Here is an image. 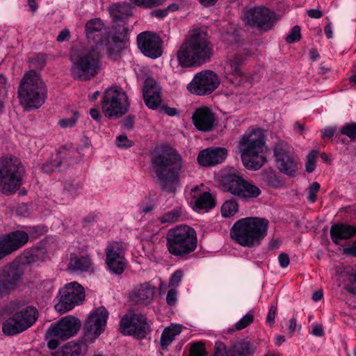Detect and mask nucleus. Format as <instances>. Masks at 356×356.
I'll return each mask as SVG.
<instances>
[{
    "label": "nucleus",
    "mask_w": 356,
    "mask_h": 356,
    "mask_svg": "<svg viewBox=\"0 0 356 356\" xmlns=\"http://www.w3.org/2000/svg\"><path fill=\"white\" fill-rule=\"evenodd\" d=\"M135 118L134 115H128L123 120V126L128 130H131L134 128Z\"/></svg>",
    "instance_id": "052dcab7"
},
{
    "label": "nucleus",
    "mask_w": 356,
    "mask_h": 356,
    "mask_svg": "<svg viewBox=\"0 0 356 356\" xmlns=\"http://www.w3.org/2000/svg\"><path fill=\"white\" fill-rule=\"evenodd\" d=\"M273 154L279 170L288 176L294 177L298 170V162L293 147L286 141L279 140L274 145Z\"/></svg>",
    "instance_id": "ddd939ff"
},
{
    "label": "nucleus",
    "mask_w": 356,
    "mask_h": 356,
    "mask_svg": "<svg viewBox=\"0 0 356 356\" xmlns=\"http://www.w3.org/2000/svg\"><path fill=\"white\" fill-rule=\"evenodd\" d=\"M161 90L155 80L148 78L145 81L143 95L146 106L151 109L157 108L161 103Z\"/></svg>",
    "instance_id": "a878e982"
},
{
    "label": "nucleus",
    "mask_w": 356,
    "mask_h": 356,
    "mask_svg": "<svg viewBox=\"0 0 356 356\" xmlns=\"http://www.w3.org/2000/svg\"><path fill=\"white\" fill-rule=\"evenodd\" d=\"M346 289L350 293L356 294V273L351 276L350 284L347 286Z\"/></svg>",
    "instance_id": "0e129e2a"
},
{
    "label": "nucleus",
    "mask_w": 356,
    "mask_h": 356,
    "mask_svg": "<svg viewBox=\"0 0 356 356\" xmlns=\"http://www.w3.org/2000/svg\"><path fill=\"white\" fill-rule=\"evenodd\" d=\"M9 254L24 246L29 241V235L22 230L12 232L1 238Z\"/></svg>",
    "instance_id": "c85d7f7f"
},
{
    "label": "nucleus",
    "mask_w": 356,
    "mask_h": 356,
    "mask_svg": "<svg viewBox=\"0 0 356 356\" xmlns=\"http://www.w3.org/2000/svg\"><path fill=\"white\" fill-rule=\"evenodd\" d=\"M113 23L122 22L131 15V7L129 3H118L111 5L108 8Z\"/></svg>",
    "instance_id": "7c9ffc66"
},
{
    "label": "nucleus",
    "mask_w": 356,
    "mask_h": 356,
    "mask_svg": "<svg viewBox=\"0 0 356 356\" xmlns=\"http://www.w3.org/2000/svg\"><path fill=\"white\" fill-rule=\"evenodd\" d=\"M195 206L199 209H212L216 203L210 193L204 192L196 199Z\"/></svg>",
    "instance_id": "58836bf2"
},
{
    "label": "nucleus",
    "mask_w": 356,
    "mask_h": 356,
    "mask_svg": "<svg viewBox=\"0 0 356 356\" xmlns=\"http://www.w3.org/2000/svg\"><path fill=\"white\" fill-rule=\"evenodd\" d=\"M268 220L257 217H248L237 220L232 227L230 235L238 244L251 248L259 245L267 235Z\"/></svg>",
    "instance_id": "423d86ee"
},
{
    "label": "nucleus",
    "mask_w": 356,
    "mask_h": 356,
    "mask_svg": "<svg viewBox=\"0 0 356 356\" xmlns=\"http://www.w3.org/2000/svg\"><path fill=\"white\" fill-rule=\"evenodd\" d=\"M184 276V272L181 270H176L170 277L169 284L172 286L177 287L180 284L182 277Z\"/></svg>",
    "instance_id": "4d7b16f0"
},
{
    "label": "nucleus",
    "mask_w": 356,
    "mask_h": 356,
    "mask_svg": "<svg viewBox=\"0 0 356 356\" xmlns=\"http://www.w3.org/2000/svg\"><path fill=\"white\" fill-rule=\"evenodd\" d=\"M81 188V185L75 180H67L64 184V192L74 197L78 195Z\"/></svg>",
    "instance_id": "37998d69"
},
{
    "label": "nucleus",
    "mask_w": 356,
    "mask_h": 356,
    "mask_svg": "<svg viewBox=\"0 0 356 356\" xmlns=\"http://www.w3.org/2000/svg\"><path fill=\"white\" fill-rule=\"evenodd\" d=\"M24 168L14 156L0 159V191L6 195L15 193L21 186Z\"/></svg>",
    "instance_id": "1a4fd4ad"
},
{
    "label": "nucleus",
    "mask_w": 356,
    "mask_h": 356,
    "mask_svg": "<svg viewBox=\"0 0 356 356\" xmlns=\"http://www.w3.org/2000/svg\"><path fill=\"white\" fill-rule=\"evenodd\" d=\"M253 320L254 315L251 313H248L235 324L234 329H229V332H234V330H241L245 328L253 322Z\"/></svg>",
    "instance_id": "c03bdc74"
},
{
    "label": "nucleus",
    "mask_w": 356,
    "mask_h": 356,
    "mask_svg": "<svg viewBox=\"0 0 356 356\" xmlns=\"http://www.w3.org/2000/svg\"><path fill=\"white\" fill-rule=\"evenodd\" d=\"M137 43L140 51L151 58H157L163 54V41L157 35L143 32L137 36Z\"/></svg>",
    "instance_id": "6ab92c4d"
},
{
    "label": "nucleus",
    "mask_w": 356,
    "mask_h": 356,
    "mask_svg": "<svg viewBox=\"0 0 356 356\" xmlns=\"http://www.w3.org/2000/svg\"><path fill=\"white\" fill-rule=\"evenodd\" d=\"M81 326V321L72 316H65L52 323L46 334V337L49 339L47 347L50 350H55L59 346L60 341H65L74 337Z\"/></svg>",
    "instance_id": "9b49d317"
},
{
    "label": "nucleus",
    "mask_w": 356,
    "mask_h": 356,
    "mask_svg": "<svg viewBox=\"0 0 356 356\" xmlns=\"http://www.w3.org/2000/svg\"><path fill=\"white\" fill-rule=\"evenodd\" d=\"M47 257V252L42 248H35L26 253L25 257L27 264L36 263L43 261Z\"/></svg>",
    "instance_id": "4c0bfd02"
},
{
    "label": "nucleus",
    "mask_w": 356,
    "mask_h": 356,
    "mask_svg": "<svg viewBox=\"0 0 356 356\" xmlns=\"http://www.w3.org/2000/svg\"><path fill=\"white\" fill-rule=\"evenodd\" d=\"M252 353L248 342H236L229 348V356H249Z\"/></svg>",
    "instance_id": "c9c22d12"
},
{
    "label": "nucleus",
    "mask_w": 356,
    "mask_h": 356,
    "mask_svg": "<svg viewBox=\"0 0 356 356\" xmlns=\"http://www.w3.org/2000/svg\"><path fill=\"white\" fill-rule=\"evenodd\" d=\"M154 294L155 287L145 282L134 286L129 294V299L134 304L147 305L153 300Z\"/></svg>",
    "instance_id": "393cba45"
},
{
    "label": "nucleus",
    "mask_w": 356,
    "mask_h": 356,
    "mask_svg": "<svg viewBox=\"0 0 356 356\" xmlns=\"http://www.w3.org/2000/svg\"><path fill=\"white\" fill-rule=\"evenodd\" d=\"M177 300V291L175 289H171L168 291L166 296V302L170 306H174Z\"/></svg>",
    "instance_id": "bf43d9fd"
},
{
    "label": "nucleus",
    "mask_w": 356,
    "mask_h": 356,
    "mask_svg": "<svg viewBox=\"0 0 356 356\" xmlns=\"http://www.w3.org/2000/svg\"><path fill=\"white\" fill-rule=\"evenodd\" d=\"M79 117L77 111L73 113V116L70 118H64L58 121V124L62 128L72 127L76 124Z\"/></svg>",
    "instance_id": "864d4df0"
},
{
    "label": "nucleus",
    "mask_w": 356,
    "mask_h": 356,
    "mask_svg": "<svg viewBox=\"0 0 356 356\" xmlns=\"http://www.w3.org/2000/svg\"><path fill=\"white\" fill-rule=\"evenodd\" d=\"M229 348L227 349L225 344L221 341L215 343L214 354L213 356H229Z\"/></svg>",
    "instance_id": "5fc2aeb1"
},
{
    "label": "nucleus",
    "mask_w": 356,
    "mask_h": 356,
    "mask_svg": "<svg viewBox=\"0 0 356 356\" xmlns=\"http://www.w3.org/2000/svg\"><path fill=\"white\" fill-rule=\"evenodd\" d=\"M138 6H144L151 8L152 7L159 6L165 0H130Z\"/></svg>",
    "instance_id": "603ef678"
},
{
    "label": "nucleus",
    "mask_w": 356,
    "mask_h": 356,
    "mask_svg": "<svg viewBox=\"0 0 356 356\" xmlns=\"http://www.w3.org/2000/svg\"><path fill=\"white\" fill-rule=\"evenodd\" d=\"M63 160L58 159L57 155L56 158L54 160L47 161L45 163H44L42 166V170L44 172L49 174L55 171L59 167L63 166Z\"/></svg>",
    "instance_id": "79ce46f5"
},
{
    "label": "nucleus",
    "mask_w": 356,
    "mask_h": 356,
    "mask_svg": "<svg viewBox=\"0 0 356 356\" xmlns=\"http://www.w3.org/2000/svg\"><path fill=\"white\" fill-rule=\"evenodd\" d=\"M340 131L341 134L348 136L352 142H356V122L346 124Z\"/></svg>",
    "instance_id": "49530a36"
},
{
    "label": "nucleus",
    "mask_w": 356,
    "mask_h": 356,
    "mask_svg": "<svg viewBox=\"0 0 356 356\" xmlns=\"http://www.w3.org/2000/svg\"><path fill=\"white\" fill-rule=\"evenodd\" d=\"M24 302L15 300L9 302L4 308L6 313L12 314L5 320L2 325V332L6 336L19 334L31 327L38 318V311L33 306L22 307Z\"/></svg>",
    "instance_id": "39448f33"
},
{
    "label": "nucleus",
    "mask_w": 356,
    "mask_h": 356,
    "mask_svg": "<svg viewBox=\"0 0 356 356\" xmlns=\"http://www.w3.org/2000/svg\"><path fill=\"white\" fill-rule=\"evenodd\" d=\"M318 152L316 151H312L309 152V154L307 155V162L305 164L306 171L308 173L312 172L315 168H316V159L317 156Z\"/></svg>",
    "instance_id": "8fccbe9b"
},
{
    "label": "nucleus",
    "mask_w": 356,
    "mask_h": 356,
    "mask_svg": "<svg viewBox=\"0 0 356 356\" xmlns=\"http://www.w3.org/2000/svg\"><path fill=\"white\" fill-rule=\"evenodd\" d=\"M343 253L347 255H351L353 257H356V239L352 246L345 248L343 249Z\"/></svg>",
    "instance_id": "774afa93"
},
{
    "label": "nucleus",
    "mask_w": 356,
    "mask_h": 356,
    "mask_svg": "<svg viewBox=\"0 0 356 356\" xmlns=\"http://www.w3.org/2000/svg\"><path fill=\"white\" fill-rule=\"evenodd\" d=\"M152 163L161 190L169 193H175L184 166L180 154L173 148L165 147L154 154Z\"/></svg>",
    "instance_id": "f257e3e1"
},
{
    "label": "nucleus",
    "mask_w": 356,
    "mask_h": 356,
    "mask_svg": "<svg viewBox=\"0 0 356 356\" xmlns=\"http://www.w3.org/2000/svg\"><path fill=\"white\" fill-rule=\"evenodd\" d=\"M330 233L333 243L339 245L341 241L349 239L356 234V227L347 224L337 223L331 226Z\"/></svg>",
    "instance_id": "c756f323"
},
{
    "label": "nucleus",
    "mask_w": 356,
    "mask_h": 356,
    "mask_svg": "<svg viewBox=\"0 0 356 356\" xmlns=\"http://www.w3.org/2000/svg\"><path fill=\"white\" fill-rule=\"evenodd\" d=\"M192 121L195 127L201 131H211L216 123L213 112L206 106L197 108L192 115Z\"/></svg>",
    "instance_id": "4be33fe9"
},
{
    "label": "nucleus",
    "mask_w": 356,
    "mask_h": 356,
    "mask_svg": "<svg viewBox=\"0 0 356 356\" xmlns=\"http://www.w3.org/2000/svg\"><path fill=\"white\" fill-rule=\"evenodd\" d=\"M300 38V27L296 25L292 28L285 40L287 43L291 44L299 41Z\"/></svg>",
    "instance_id": "3c124183"
},
{
    "label": "nucleus",
    "mask_w": 356,
    "mask_h": 356,
    "mask_svg": "<svg viewBox=\"0 0 356 356\" xmlns=\"http://www.w3.org/2000/svg\"><path fill=\"white\" fill-rule=\"evenodd\" d=\"M116 145L119 147L129 148L134 145V142L129 140L125 135H120L116 138Z\"/></svg>",
    "instance_id": "13d9d810"
},
{
    "label": "nucleus",
    "mask_w": 356,
    "mask_h": 356,
    "mask_svg": "<svg viewBox=\"0 0 356 356\" xmlns=\"http://www.w3.org/2000/svg\"><path fill=\"white\" fill-rule=\"evenodd\" d=\"M242 61L241 56H235L226 63L224 68L225 79L236 86H241L243 81V73L240 67Z\"/></svg>",
    "instance_id": "cd10ccee"
},
{
    "label": "nucleus",
    "mask_w": 356,
    "mask_h": 356,
    "mask_svg": "<svg viewBox=\"0 0 356 356\" xmlns=\"http://www.w3.org/2000/svg\"><path fill=\"white\" fill-rule=\"evenodd\" d=\"M266 137L261 129L245 132L238 143V151L244 166L250 170H258L266 163L264 155Z\"/></svg>",
    "instance_id": "20e7f679"
},
{
    "label": "nucleus",
    "mask_w": 356,
    "mask_h": 356,
    "mask_svg": "<svg viewBox=\"0 0 356 356\" xmlns=\"http://www.w3.org/2000/svg\"><path fill=\"white\" fill-rule=\"evenodd\" d=\"M104 51L101 44L73 49L70 55L72 76L81 81L94 78L100 71V60Z\"/></svg>",
    "instance_id": "f03ea898"
},
{
    "label": "nucleus",
    "mask_w": 356,
    "mask_h": 356,
    "mask_svg": "<svg viewBox=\"0 0 356 356\" xmlns=\"http://www.w3.org/2000/svg\"><path fill=\"white\" fill-rule=\"evenodd\" d=\"M181 211L179 209H175L170 211L159 218L161 223H174L179 220Z\"/></svg>",
    "instance_id": "a19ab883"
},
{
    "label": "nucleus",
    "mask_w": 356,
    "mask_h": 356,
    "mask_svg": "<svg viewBox=\"0 0 356 356\" xmlns=\"http://www.w3.org/2000/svg\"><path fill=\"white\" fill-rule=\"evenodd\" d=\"M220 83L218 75L211 70H202L197 73L187 89L196 95L203 96L211 94Z\"/></svg>",
    "instance_id": "4468645a"
},
{
    "label": "nucleus",
    "mask_w": 356,
    "mask_h": 356,
    "mask_svg": "<svg viewBox=\"0 0 356 356\" xmlns=\"http://www.w3.org/2000/svg\"><path fill=\"white\" fill-rule=\"evenodd\" d=\"M90 266V261L88 257H78L75 254H71L68 264L69 268L72 270H80L85 272L88 270Z\"/></svg>",
    "instance_id": "72a5a7b5"
},
{
    "label": "nucleus",
    "mask_w": 356,
    "mask_h": 356,
    "mask_svg": "<svg viewBox=\"0 0 356 356\" xmlns=\"http://www.w3.org/2000/svg\"><path fill=\"white\" fill-rule=\"evenodd\" d=\"M220 184L224 192L238 197L242 200H248L256 198L261 194L259 188L236 173H228L222 175Z\"/></svg>",
    "instance_id": "9d476101"
},
{
    "label": "nucleus",
    "mask_w": 356,
    "mask_h": 356,
    "mask_svg": "<svg viewBox=\"0 0 356 356\" xmlns=\"http://www.w3.org/2000/svg\"><path fill=\"white\" fill-rule=\"evenodd\" d=\"M120 331L124 335L143 339L149 331V327L145 316L129 312L121 319Z\"/></svg>",
    "instance_id": "dca6fc26"
},
{
    "label": "nucleus",
    "mask_w": 356,
    "mask_h": 356,
    "mask_svg": "<svg viewBox=\"0 0 356 356\" xmlns=\"http://www.w3.org/2000/svg\"><path fill=\"white\" fill-rule=\"evenodd\" d=\"M86 33L88 39L95 44L91 46L101 44L103 50L108 44V38L104 25L100 19H92L86 24Z\"/></svg>",
    "instance_id": "412c9836"
},
{
    "label": "nucleus",
    "mask_w": 356,
    "mask_h": 356,
    "mask_svg": "<svg viewBox=\"0 0 356 356\" xmlns=\"http://www.w3.org/2000/svg\"><path fill=\"white\" fill-rule=\"evenodd\" d=\"M114 33L112 36V42L108 47V52L110 56L120 52L125 48L128 41L129 29L124 22L114 23Z\"/></svg>",
    "instance_id": "5701e85b"
},
{
    "label": "nucleus",
    "mask_w": 356,
    "mask_h": 356,
    "mask_svg": "<svg viewBox=\"0 0 356 356\" xmlns=\"http://www.w3.org/2000/svg\"><path fill=\"white\" fill-rule=\"evenodd\" d=\"M320 189V184L319 183L314 181L313 182L309 188L308 192V200L311 203H314L316 200V193Z\"/></svg>",
    "instance_id": "6e6d98bb"
},
{
    "label": "nucleus",
    "mask_w": 356,
    "mask_h": 356,
    "mask_svg": "<svg viewBox=\"0 0 356 356\" xmlns=\"http://www.w3.org/2000/svg\"><path fill=\"white\" fill-rule=\"evenodd\" d=\"M276 312H277V307H275V306H271L270 309H269L267 318H266V321L268 323H270V324L274 323L275 318V315H276Z\"/></svg>",
    "instance_id": "69168bd1"
},
{
    "label": "nucleus",
    "mask_w": 356,
    "mask_h": 356,
    "mask_svg": "<svg viewBox=\"0 0 356 356\" xmlns=\"http://www.w3.org/2000/svg\"><path fill=\"white\" fill-rule=\"evenodd\" d=\"M108 312L104 307L97 308L90 314L84 325V338L86 340L97 339L104 330Z\"/></svg>",
    "instance_id": "a211bd4d"
},
{
    "label": "nucleus",
    "mask_w": 356,
    "mask_h": 356,
    "mask_svg": "<svg viewBox=\"0 0 356 356\" xmlns=\"http://www.w3.org/2000/svg\"><path fill=\"white\" fill-rule=\"evenodd\" d=\"M278 261L281 267L286 268L289 264V257L287 254L282 252L278 256Z\"/></svg>",
    "instance_id": "680f3d73"
},
{
    "label": "nucleus",
    "mask_w": 356,
    "mask_h": 356,
    "mask_svg": "<svg viewBox=\"0 0 356 356\" xmlns=\"http://www.w3.org/2000/svg\"><path fill=\"white\" fill-rule=\"evenodd\" d=\"M243 19L246 24L264 31L271 29L276 21L275 13L262 6L247 10Z\"/></svg>",
    "instance_id": "f3484780"
},
{
    "label": "nucleus",
    "mask_w": 356,
    "mask_h": 356,
    "mask_svg": "<svg viewBox=\"0 0 356 356\" xmlns=\"http://www.w3.org/2000/svg\"><path fill=\"white\" fill-rule=\"evenodd\" d=\"M70 38V33L68 29L62 30L57 36V41L63 42L68 40Z\"/></svg>",
    "instance_id": "338daca9"
},
{
    "label": "nucleus",
    "mask_w": 356,
    "mask_h": 356,
    "mask_svg": "<svg viewBox=\"0 0 356 356\" xmlns=\"http://www.w3.org/2000/svg\"><path fill=\"white\" fill-rule=\"evenodd\" d=\"M238 210V204L234 200L226 201L222 206L221 213L224 217H231L234 216Z\"/></svg>",
    "instance_id": "ea45409f"
},
{
    "label": "nucleus",
    "mask_w": 356,
    "mask_h": 356,
    "mask_svg": "<svg viewBox=\"0 0 356 356\" xmlns=\"http://www.w3.org/2000/svg\"><path fill=\"white\" fill-rule=\"evenodd\" d=\"M58 159L63 160L64 163L63 166L66 168L68 166L73 165L80 161V158L78 156V152L75 149L67 150L63 148L59 151Z\"/></svg>",
    "instance_id": "f704fd0d"
},
{
    "label": "nucleus",
    "mask_w": 356,
    "mask_h": 356,
    "mask_svg": "<svg viewBox=\"0 0 356 356\" xmlns=\"http://www.w3.org/2000/svg\"><path fill=\"white\" fill-rule=\"evenodd\" d=\"M7 80L4 76L0 74V113H1L3 111V103L7 96Z\"/></svg>",
    "instance_id": "09e8293b"
},
{
    "label": "nucleus",
    "mask_w": 356,
    "mask_h": 356,
    "mask_svg": "<svg viewBox=\"0 0 356 356\" xmlns=\"http://www.w3.org/2000/svg\"><path fill=\"white\" fill-rule=\"evenodd\" d=\"M32 67L38 70L42 69L47 63V54L39 53L29 59Z\"/></svg>",
    "instance_id": "de8ad7c7"
},
{
    "label": "nucleus",
    "mask_w": 356,
    "mask_h": 356,
    "mask_svg": "<svg viewBox=\"0 0 356 356\" xmlns=\"http://www.w3.org/2000/svg\"><path fill=\"white\" fill-rule=\"evenodd\" d=\"M212 55V45L206 36L194 33L181 44L177 52V58L180 66L190 67L210 60Z\"/></svg>",
    "instance_id": "7ed1b4c3"
},
{
    "label": "nucleus",
    "mask_w": 356,
    "mask_h": 356,
    "mask_svg": "<svg viewBox=\"0 0 356 356\" xmlns=\"http://www.w3.org/2000/svg\"><path fill=\"white\" fill-rule=\"evenodd\" d=\"M17 95L19 104L29 111L39 108L47 98V88L40 76L34 70L25 74L20 82Z\"/></svg>",
    "instance_id": "0eeeda50"
},
{
    "label": "nucleus",
    "mask_w": 356,
    "mask_h": 356,
    "mask_svg": "<svg viewBox=\"0 0 356 356\" xmlns=\"http://www.w3.org/2000/svg\"><path fill=\"white\" fill-rule=\"evenodd\" d=\"M227 155V150L225 148H209L199 153L197 161L202 166H211L223 162Z\"/></svg>",
    "instance_id": "bb28decb"
},
{
    "label": "nucleus",
    "mask_w": 356,
    "mask_h": 356,
    "mask_svg": "<svg viewBox=\"0 0 356 356\" xmlns=\"http://www.w3.org/2000/svg\"><path fill=\"white\" fill-rule=\"evenodd\" d=\"M197 245L195 230L186 225L177 226L168 231L166 247L169 253L179 259H186Z\"/></svg>",
    "instance_id": "6e6552de"
},
{
    "label": "nucleus",
    "mask_w": 356,
    "mask_h": 356,
    "mask_svg": "<svg viewBox=\"0 0 356 356\" xmlns=\"http://www.w3.org/2000/svg\"><path fill=\"white\" fill-rule=\"evenodd\" d=\"M24 271L19 264L13 263L3 268L0 278L11 293L20 284Z\"/></svg>",
    "instance_id": "b1692460"
},
{
    "label": "nucleus",
    "mask_w": 356,
    "mask_h": 356,
    "mask_svg": "<svg viewBox=\"0 0 356 356\" xmlns=\"http://www.w3.org/2000/svg\"><path fill=\"white\" fill-rule=\"evenodd\" d=\"M88 351V345L82 341H72L66 344L62 348V353L64 356H83Z\"/></svg>",
    "instance_id": "2f4dec72"
},
{
    "label": "nucleus",
    "mask_w": 356,
    "mask_h": 356,
    "mask_svg": "<svg viewBox=\"0 0 356 356\" xmlns=\"http://www.w3.org/2000/svg\"><path fill=\"white\" fill-rule=\"evenodd\" d=\"M129 107L127 94L120 89H107L103 96L102 108L105 116L117 119L124 115Z\"/></svg>",
    "instance_id": "f8f14e48"
},
{
    "label": "nucleus",
    "mask_w": 356,
    "mask_h": 356,
    "mask_svg": "<svg viewBox=\"0 0 356 356\" xmlns=\"http://www.w3.org/2000/svg\"><path fill=\"white\" fill-rule=\"evenodd\" d=\"M261 181L266 185L273 188H278L282 185V181L275 175V172L272 170H264L261 172Z\"/></svg>",
    "instance_id": "e433bc0d"
},
{
    "label": "nucleus",
    "mask_w": 356,
    "mask_h": 356,
    "mask_svg": "<svg viewBox=\"0 0 356 356\" xmlns=\"http://www.w3.org/2000/svg\"><path fill=\"white\" fill-rule=\"evenodd\" d=\"M125 261L122 245L116 242L108 245L106 249V263L113 273L121 275L125 269Z\"/></svg>",
    "instance_id": "aec40b11"
},
{
    "label": "nucleus",
    "mask_w": 356,
    "mask_h": 356,
    "mask_svg": "<svg viewBox=\"0 0 356 356\" xmlns=\"http://www.w3.org/2000/svg\"><path fill=\"white\" fill-rule=\"evenodd\" d=\"M181 330L179 327L173 326L164 329L160 339L162 349H166L168 346L175 340V337L179 334Z\"/></svg>",
    "instance_id": "473e14b6"
},
{
    "label": "nucleus",
    "mask_w": 356,
    "mask_h": 356,
    "mask_svg": "<svg viewBox=\"0 0 356 356\" xmlns=\"http://www.w3.org/2000/svg\"><path fill=\"white\" fill-rule=\"evenodd\" d=\"M60 298L55 305V309L60 314L65 313L75 305L81 303L85 298L83 288L77 282L67 284L59 291Z\"/></svg>",
    "instance_id": "2eb2a0df"
},
{
    "label": "nucleus",
    "mask_w": 356,
    "mask_h": 356,
    "mask_svg": "<svg viewBox=\"0 0 356 356\" xmlns=\"http://www.w3.org/2000/svg\"><path fill=\"white\" fill-rule=\"evenodd\" d=\"M190 356H205L207 354L205 345L202 341H196L191 344L189 350Z\"/></svg>",
    "instance_id": "a18cd8bd"
},
{
    "label": "nucleus",
    "mask_w": 356,
    "mask_h": 356,
    "mask_svg": "<svg viewBox=\"0 0 356 356\" xmlns=\"http://www.w3.org/2000/svg\"><path fill=\"white\" fill-rule=\"evenodd\" d=\"M336 131V127H327L322 131V138L323 139L331 138L334 135Z\"/></svg>",
    "instance_id": "e2e57ef3"
}]
</instances>
